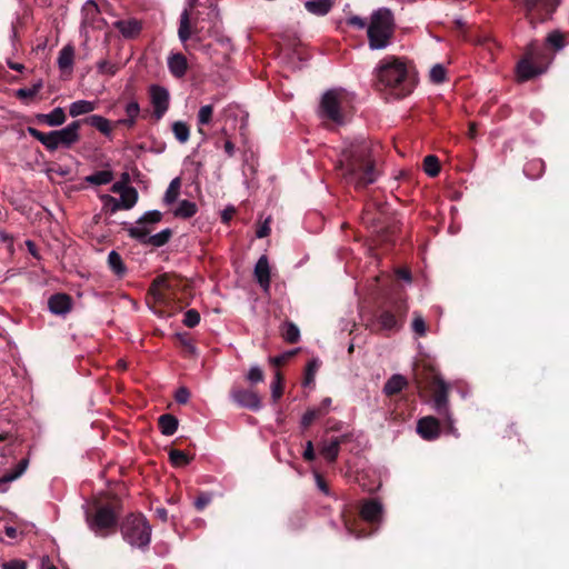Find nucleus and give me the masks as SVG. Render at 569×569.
I'll return each mask as SVG.
<instances>
[{"label":"nucleus","mask_w":569,"mask_h":569,"mask_svg":"<svg viewBox=\"0 0 569 569\" xmlns=\"http://www.w3.org/2000/svg\"><path fill=\"white\" fill-rule=\"evenodd\" d=\"M254 278L264 291L270 288V267L267 256H261L257 261L254 267Z\"/></svg>","instance_id":"6ab92c4d"},{"label":"nucleus","mask_w":569,"mask_h":569,"mask_svg":"<svg viewBox=\"0 0 569 569\" xmlns=\"http://www.w3.org/2000/svg\"><path fill=\"white\" fill-rule=\"evenodd\" d=\"M430 81L435 84H440L446 81L447 70L442 64H435L429 73Z\"/></svg>","instance_id":"37998d69"},{"label":"nucleus","mask_w":569,"mask_h":569,"mask_svg":"<svg viewBox=\"0 0 569 569\" xmlns=\"http://www.w3.org/2000/svg\"><path fill=\"white\" fill-rule=\"evenodd\" d=\"M346 527L348 531L353 535L356 538H365L371 535V532H366L365 529H357L356 528V521H346Z\"/></svg>","instance_id":"bf43d9fd"},{"label":"nucleus","mask_w":569,"mask_h":569,"mask_svg":"<svg viewBox=\"0 0 569 569\" xmlns=\"http://www.w3.org/2000/svg\"><path fill=\"white\" fill-rule=\"evenodd\" d=\"M97 68L100 73H106L109 76H114L119 70V67L116 63H110L107 60L99 61Z\"/></svg>","instance_id":"8fccbe9b"},{"label":"nucleus","mask_w":569,"mask_h":569,"mask_svg":"<svg viewBox=\"0 0 569 569\" xmlns=\"http://www.w3.org/2000/svg\"><path fill=\"white\" fill-rule=\"evenodd\" d=\"M138 201V191L133 187H126L121 191L120 196V206L122 209L129 210L131 209Z\"/></svg>","instance_id":"7c9ffc66"},{"label":"nucleus","mask_w":569,"mask_h":569,"mask_svg":"<svg viewBox=\"0 0 569 569\" xmlns=\"http://www.w3.org/2000/svg\"><path fill=\"white\" fill-rule=\"evenodd\" d=\"M546 42L555 50H560L565 46V36L560 31L555 30L547 36Z\"/></svg>","instance_id":"c03bdc74"},{"label":"nucleus","mask_w":569,"mask_h":569,"mask_svg":"<svg viewBox=\"0 0 569 569\" xmlns=\"http://www.w3.org/2000/svg\"><path fill=\"white\" fill-rule=\"evenodd\" d=\"M376 89L397 99L411 94L418 83L415 67L402 58H383L376 69Z\"/></svg>","instance_id":"7ed1b4c3"},{"label":"nucleus","mask_w":569,"mask_h":569,"mask_svg":"<svg viewBox=\"0 0 569 569\" xmlns=\"http://www.w3.org/2000/svg\"><path fill=\"white\" fill-rule=\"evenodd\" d=\"M348 94L343 89L327 90L320 100L318 116L325 120L338 126L347 121Z\"/></svg>","instance_id":"6e6552de"},{"label":"nucleus","mask_w":569,"mask_h":569,"mask_svg":"<svg viewBox=\"0 0 569 569\" xmlns=\"http://www.w3.org/2000/svg\"><path fill=\"white\" fill-rule=\"evenodd\" d=\"M212 500V495L209 492H200L194 500V507L198 511H202Z\"/></svg>","instance_id":"5fc2aeb1"},{"label":"nucleus","mask_w":569,"mask_h":569,"mask_svg":"<svg viewBox=\"0 0 569 569\" xmlns=\"http://www.w3.org/2000/svg\"><path fill=\"white\" fill-rule=\"evenodd\" d=\"M440 421H442L440 417L427 416L420 418L417 422L418 435L428 441L436 440L440 436Z\"/></svg>","instance_id":"f3484780"},{"label":"nucleus","mask_w":569,"mask_h":569,"mask_svg":"<svg viewBox=\"0 0 569 569\" xmlns=\"http://www.w3.org/2000/svg\"><path fill=\"white\" fill-rule=\"evenodd\" d=\"M212 117H213V106L206 104L199 109V112H198V124H199L198 131H199V133L206 136V133L201 129V126L209 124L212 121Z\"/></svg>","instance_id":"58836bf2"},{"label":"nucleus","mask_w":569,"mask_h":569,"mask_svg":"<svg viewBox=\"0 0 569 569\" xmlns=\"http://www.w3.org/2000/svg\"><path fill=\"white\" fill-rule=\"evenodd\" d=\"M320 417L321 416L319 415V411H317L315 408L308 409L301 418V426L307 429L316 419Z\"/></svg>","instance_id":"864d4df0"},{"label":"nucleus","mask_w":569,"mask_h":569,"mask_svg":"<svg viewBox=\"0 0 569 569\" xmlns=\"http://www.w3.org/2000/svg\"><path fill=\"white\" fill-rule=\"evenodd\" d=\"M74 61V48L71 44L64 46L58 57V66L62 72L71 71Z\"/></svg>","instance_id":"a878e982"},{"label":"nucleus","mask_w":569,"mask_h":569,"mask_svg":"<svg viewBox=\"0 0 569 569\" xmlns=\"http://www.w3.org/2000/svg\"><path fill=\"white\" fill-rule=\"evenodd\" d=\"M16 97L20 100H30L36 97L31 88H20L16 91Z\"/></svg>","instance_id":"e2e57ef3"},{"label":"nucleus","mask_w":569,"mask_h":569,"mask_svg":"<svg viewBox=\"0 0 569 569\" xmlns=\"http://www.w3.org/2000/svg\"><path fill=\"white\" fill-rule=\"evenodd\" d=\"M37 119L39 122L44 123L47 126L59 127L66 122L67 116L61 107H57L50 113H39L37 116Z\"/></svg>","instance_id":"5701e85b"},{"label":"nucleus","mask_w":569,"mask_h":569,"mask_svg":"<svg viewBox=\"0 0 569 569\" xmlns=\"http://www.w3.org/2000/svg\"><path fill=\"white\" fill-rule=\"evenodd\" d=\"M335 0H308L305 2L306 10L315 16L322 17L330 12Z\"/></svg>","instance_id":"b1692460"},{"label":"nucleus","mask_w":569,"mask_h":569,"mask_svg":"<svg viewBox=\"0 0 569 569\" xmlns=\"http://www.w3.org/2000/svg\"><path fill=\"white\" fill-rule=\"evenodd\" d=\"M150 101L153 107V117L160 120L169 109V91L159 84H152L149 88Z\"/></svg>","instance_id":"dca6fc26"},{"label":"nucleus","mask_w":569,"mask_h":569,"mask_svg":"<svg viewBox=\"0 0 569 569\" xmlns=\"http://www.w3.org/2000/svg\"><path fill=\"white\" fill-rule=\"evenodd\" d=\"M169 459L174 467H183L191 461V458L184 451L178 449H170Z\"/></svg>","instance_id":"79ce46f5"},{"label":"nucleus","mask_w":569,"mask_h":569,"mask_svg":"<svg viewBox=\"0 0 569 569\" xmlns=\"http://www.w3.org/2000/svg\"><path fill=\"white\" fill-rule=\"evenodd\" d=\"M124 111L128 117L138 119L140 106L136 100H132L126 104Z\"/></svg>","instance_id":"052dcab7"},{"label":"nucleus","mask_w":569,"mask_h":569,"mask_svg":"<svg viewBox=\"0 0 569 569\" xmlns=\"http://www.w3.org/2000/svg\"><path fill=\"white\" fill-rule=\"evenodd\" d=\"M178 340L188 355L194 356L197 353V348L187 333L178 335Z\"/></svg>","instance_id":"09e8293b"},{"label":"nucleus","mask_w":569,"mask_h":569,"mask_svg":"<svg viewBox=\"0 0 569 569\" xmlns=\"http://www.w3.org/2000/svg\"><path fill=\"white\" fill-rule=\"evenodd\" d=\"M162 217L163 214L159 210L147 211L142 217L138 219L137 227L152 228L153 224L162 220Z\"/></svg>","instance_id":"e433bc0d"},{"label":"nucleus","mask_w":569,"mask_h":569,"mask_svg":"<svg viewBox=\"0 0 569 569\" xmlns=\"http://www.w3.org/2000/svg\"><path fill=\"white\" fill-rule=\"evenodd\" d=\"M26 562L23 560H10L3 562L2 569H26Z\"/></svg>","instance_id":"69168bd1"},{"label":"nucleus","mask_w":569,"mask_h":569,"mask_svg":"<svg viewBox=\"0 0 569 569\" xmlns=\"http://www.w3.org/2000/svg\"><path fill=\"white\" fill-rule=\"evenodd\" d=\"M552 61V56L547 48L530 43L523 57L517 63V77L519 81H528L547 71Z\"/></svg>","instance_id":"0eeeda50"},{"label":"nucleus","mask_w":569,"mask_h":569,"mask_svg":"<svg viewBox=\"0 0 569 569\" xmlns=\"http://www.w3.org/2000/svg\"><path fill=\"white\" fill-rule=\"evenodd\" d=\"M172 132L180 143H186L190 138V127L184 121H174Z\"/></svg>","instance_id":"c9c22d12"},{"label":"nucleus","mask_w":569,"mask_h":569,"mask_svg":"<svg viewBox=\"0 0 569 569\" xmlns=\"http://www.w3.org/2000/svg\"><path fill=\"white\" fill-rule=\"evenodd\" d=\"M396 31L395 17L390 9L379 8L369 19L367 28L368 46L371 50H383L391 44Z\"/></svg>","instance_id":"39448f33"},{"label":"nucleus","mask_w":569,"mask_h":569,"mask_svg":"<svg viewBox=\"0 0 569 569\" xmlns=\"http://www.w3.org/2000/svg\"><path fill=\"white\" fill-rule=\"evenodd\" d=\"M182 322L188 328H194L200 322V313L196 309H189L186 311Z\"/></svg>","instance_id":"de8ad7c7"},{"label":"nucleus","mask_w":569,"mask_h":569,"mask_svg":"<svg viewBox=\"0 0 569 569\" xmlns=\"http://www.w3.org/2000/svg\"><path fill=\"white\" fill-rule=\"evenodd\" d=\"M121 509L122 506L119 499H114L111 503L99 506L93 518L89 521L90 528L96 535L101 537L116 532Z\"/></svg>","instance_id":"9b49d317"},{"label":"nucleus","mask_w":569,"mask_h":569,"mask_svg":"<svg viewBox=\"0 0 569 569\" xmlns=\"http://www.w3.org/2000/svg\"><path fill=\"white\" fill-rule=\"evenodd\" d=\"M180 188H181V180H180V178H174L170 182V184H169V187H168V189H167V191L164 193L163 201L167 204H171V203L176 202V200L178 199L179 193H180Z\"/></svg>","instance_id":"a19ab883"},{"label":"nucleus","mask_w":569,"mask_h":569,"mask_svg":"<svg viewBox=\"0 0 569 569\" xmlns=\"http://www.w3.org/2000/svg\"><path fill=\"white\" fill-rule=\"evenodd\" d=\"M113 180V172L110 170H100L87 176L86 181L93 186L108 184Z\"/></svg>","instance_id":"2f4dec72"},{"label":"nucleus","mask_w":569,"mask_h":569,"mask_svg":"<svg viewBox=\"0 0 569 569\" xmlns=\"http://www.w3.org/2000/svg\"><path fill=\"white\" fill-rule=\"evenodd\" d=\"M108 266L116 276L121 277L127 272L126 264L121 256L116 250L109 252Z\"/></svg>","instance_id":"c85d7f7f"},{"label":"nucleus","mask_w":569,"mask_h":569,"mask_svg":"<svg viewBox=\"0 0 569 569\" xmlns=\"http://www.w3.org/2000/svg\"><path fill=\"white\" fill-rule=\"evenodd\" d=\"M73 300L64 292L53 293L48 299V308L56 316H66L72 310Z\"/></svg>","instance_id":"a211bd4d"},{"label":"nucleus","mask_w":569,"mask_h":569,"mask_svg":"<svg viewBox=\"0 0 569 569\" xmlns=\"http://www.w3.org/2000/svg\"><path fill=\"white\" fill-rule=\"evenodd\" d=\"M423 170L429 177H437L440 173V162L439 159L429 154L423 159Z\"/></svg>","instance_id":"ea45409f"},{"label":"nucleus","mask_w":569,"mask_h":569,"mask_svg":"<svg viewBox=\"0 0 569 569\" xmlns=\"http://www.w3.org/2000/svg\"><path fill=\"white\" fill-rule=\"evenodd\" d=\"M246 379L251 386H254L256 383L264 380V372L259 366H252L249 369Z\"/></svg>","instance_id":"49530a36"},{"label":"nucleus","mask_w":569,"mask_h":569,"mask_svg":"<svg viewBox=\"0 0 569 569\" xmlns=\"http://www.w3.org/2000/svg\"><path fill=\"white\" fill-rule=\"evenodd\" d=\"M331 406V398H325L319 407L315 408L317 411H319V415L322 417L325 416L328 411H329V408Z\"/></svg>","instance_id":"338daca9"},{"label":"nucleus","mask_w":569,"mask_h":569,"mask_svg":"<svg viewBox=\"0 0 569 569\" xmlns=\"http://www.w3.org/2000/svg\"><path fill=\"white\" fill-rule=\"evenodd\" d=\"M122 538L132 547L146 548L151 541V526L142 513H130L120 522Z\"/></svg>","instance_id":"9d476101"},{"label":"nucleus","mask_w":569,"mask_h":569,"mask_svg":"<svg viewBox=\"0 0 569 569\" xmlns=\"http://www.w3.org/2000/svg\"><path fill=\"white\" fill-rule=\"evenodd\" d=\"M415 382L418 389H427L431 393L432 408L442 420L446 431L456 435L449 409V386L433 367L427 365L415 370Z\"/></svg>","instance_id":"20e7f679"},{"label":"nucleus","mask_w":569,"mask_h":569,"mask_svg":"<svg viewBox=\"0 0 569 569\" xmlns=\"http://www.w3.org/2000/svg\"><path fill=\"white\" fill-rule=\"evenodd\" d=\"M338 163L345 180L357 190L375 183L380 174L371 156V144L363 138L346 141Z\"/></svg>","instance_id":"f257e3e1"},{"label":"nucleus","mask_w":569,"mask_h":569,"mask_svg":"<svg viewBox=\"0 0 569 569\" xmlns=\"http://www.w3.org/2000/svg\"><path fill=\"white\" fill-rule=\"evenodd\" d=\"M197 204L189 200H182L174 210V216L183 219L193 217L197 213Z\"/></svg>","instance_id":"f704fd0d"},{"label":"nucleus","mask_w":569,"mask_h":569,"mask_svg":"<svg viewBox=\"0 0 569 569\" xmlns=\"http://www.w3.org/2000/svg\"><path fill=\"white\" fill-rule=\"evenodd\" d=\"M297 353V350L293 351H287L282 355L270 357L269 361L274 367H281L283 366L291 357H293Z\"/></svg>","instance_id":"4d7b16f0"},{"label":"nucleus","mask_w":569,"mask_h":569,"mask_svg":"<svg viewBox=\"0 0 569 569\" xmlns=\"http://www.w3.org/2000/svg\"><path fill=\"white\" fill-rule=\"evenodd\" d=\"M408 310L409 307L405 299H393L387 308L377 313L372 322V330L387 335L399 331L405 323Z\"/></svg>","instance_id":"1a4fd4ad"},{"label":"nucleus","mask_w":569,"mask_h":569,"mask_svg":"<svg viewBox=\"0 0 569 569\" xmlns=\"http://www.w3.org/2000/svg\"><path fill=\"white\" fill-rule=\"evenodd\" d=\"M302 457L306 461H313L316 459V452L312 441H307Z\"/></svg>","instance_id":"0e129e2a"},{"label":"nucleus","mask_w":569,"mask_h":569,"mask_svg":"<svg viewBox=\"0 0 569 569\" xmlns=\"http://www.w3.org/2000/svg\"><path fill=\"white\" fill-rule=\"evenodd\" d=\"M346 24L348 27L355 28L357 30H363L368 28V22L366 19L359 16H351L346 19Z\"/></svg>","instance_id":"3c124183"},{"label":"nucleus","mask_w":569,"mask_h":569,"mask_svg":"<svg viewBox=\"0 0 569 569\" xmlns=\"http://www.w3.org/2000/svg\"><path fill=\"white\" fill-rule=\"evenodd\" d=\"M340 448L338 441L322 442L320 446V455L329 462H336L339 456Z\"/></svg>","instance_id":"c756f323"},{"label":"nucleus","mask_w":569,"mask_h":569,"mask_svg":"<svg viewBox=\"0 0 569 569\" xmlns=\"http://www.w3.org/2000/svg\"><path fill=\"white\" fill-rule=\"evenodd\" d=\"M103 200H104L103 209L110 213H114L116 211L122 209L119 200L111 196H108V194L104 196Z\"/></svg>","instance_id":"6e6d98bb"},{"label":"nucleus","mask_w":569,"mask_h":569,"mask_svg":"<svg viewBox=\"0 0 569 569\" xmlns=\"http://www.w3.org/2000/svg\"><path fill=\"white\" fill-rule=\"evenodd\" d=\"M123 226H124V229L128 231V234L130 238L136 239L137 241H139L142 244L152 246L156 248H160V247L167 244L173 234V232L170 228H166V229L161 230L160 232H158L153 236H150L153 228L132 227V226H129L127 222H124Z\"/></svg>","instance_id":"f8f14e48"},{"label":"nucleus","mask_w":569,"mask_h":569,"mask_svg":"<svg viewBox=\"0 0 569 569\" xmlns=\"http://www.w3.org/2000/svg\"><path fill=\"white\" fill-rule=\"evenodd\" d=\"M97 103L94 101L78 100L70 104L69 114L73 118L81 114H87L96 110Z\"/></svg>","instance_id":"cd10ccee"},{"label":"nucleus","mask_w":569,"mask_h":569,"mask_svg":"<svg viewBox=\"0 0 569 569\" xmlns=\"http://www.w3.org/2000/svg\"><path fill=\"white\" fill-rule=\"evenodd\" d=\"M317 369H318V363L316 360L308 362L307 368H306L305 379H303L305 386L313 382Z\"/></svg>","instance_id":"13d9d810"},{"label":"nucleus","mask_w":569,"mask_h":569,"mask_svg":"<svg viewBox=\"0 0 569 569\" xmlns=\"http://www.w3.org/2000/svg\"><path fill=\"white\" fill-rule=\"evenodd\" d=\"M543 169H545L543 161L538 159V160H532L529 163H527L525 167V172L527 176L533 177V174L531 172L533 170H539V172L536 174V177H539L542 173Z\"/></svg>","instance_id":"603ef678"},{"label":"nucleus","mask_w":569,"mask_h":569,"mask_svg":"<svg viewBox=\"0 0 569 569\" xmlns=\"http://www.w3.org/2000/svg\"><path fill=\"white\" fill-rule=\"evenodd\" d=\"M178 36L182 42H186L191 37L190 16L188 10H184L180 16Z\"/></svg>","instance_id":"72a5a7b5"},{"label":"nucleus","mask_w":569,"mask_h":569,"mask_svg":"<svg viewBox=\"0 0 569 569\" xmlns=\"http://www.w3.org/2000/svg\"><path fill=\"white\" fill-rule=\"evenodd\" d=\"M282 338L289 343H297L300 340V330L291 321H287L281 328Z\"/></svg>","instance_id":"473e14b6"},{"label":"nucleus","mask_w":569,"mask_h":569,"mask_svg":"<svg viewBox=\"0 0 569 569\" xmlns=\"http://www.w3.org/2000/svg\"><path fill=\"white\" fill-rule=\"evenodd\" d=\"M114 27L127 39H133L138 37L142 30L141 22L136 19L118 20L114 22Z\"/></svg>","instance_id":"412c9836"},{"label":"nucleus","mask_w":569,"mask_h":569,"mask_svg":"<svg viewBox=\"0 0 569 569\" xmlns=\"http://www.w3.org/2000/svg\"><path fill=\"white\" fill-rule=\"evenodd\" d=\"M561 0H525L526 17L535 26L551 18Z\"/></svg>","instance_id":"ddd939ff"},{"label":"nucleus","mask_w":569,"mask_h":569,"mask_svg":"<svg viewBox=\"0 0 569 569\" xmlns=\"http://www.w3.org/2000/svg\"><path fill=\"white\" fill-rule=\"evenodd\" d=\"M411 328H412L413 332L417 333L418 336H420V337L426 336L428 327H427V323H426L423 317L421 316V313H419L417 311L413 312V320H412Z\"/></svg>","instance_id":"a18cd8bd"},{"label":"nucleus","mask_w":569,"mask_h":569,"mask_svg":"<svg viewBox=\"0 0 569 569\" xmlns=\"http://www.w3.org/2000/svg\"><path fill=\"white\" fill-rule=\"evenodd\" d=\"M178 419L170 413L161 415L158 418V426L164 436H172L178 429Z\"/></svg>","instance_id":"bb28decb"},{"label":"nucleus","mask_w":569,"mask_h":569,"mask_svg":"<svg viewBox=\"0 0 569 569\" xmlns=\"http://www.w3.org/2000/svg\"><path fill=\"white\" fill-rule=\"evenodd\" d=\"M283 381L284 378L282 373L277 370L274 372L273 381L271 382V399L272 402H277L283 395Z\"/></svg>","instance_id":"4c0bfd02"},{"label":"nucleus","mask_w":569,"mask_h":569,"mask_svg":"<svg viewBox=\"0 0 569 569\" xmlns=\"http://www.w3.org/2000/svg\"><path fill=\"white\" fill-rule=\"evenodd\" d=\"M190 398V391L188 388L186 387H180L177 391H176V396H174V399L178 403H187L188 400Z\"/></svg>","instance_id":"680f3d73"},{"label":"nucleus","mask_w":569,"mask_h":569,"mask_svg":"<svg viewBox=\"0 0 569 569\" xmlns=\"http://www.w3.org/2000/svg\"><path fill=\"white\" fill-rule=\"evenodd\" d=\"M79 121H81V126L82 124L91 126L106 137H110L112 133V126H111L110 120H108L107 118H104L102 116L91 114L89 117L80 119Z\"/></svg>","instance_id":"aec40b11"},{"label":"nucleus","mask_w":569,"mask_h":569,"mask_svg":"<svg viewBox=\"0 0 569 569\" xmlns=\"http://www.w3.org/2000/svg\"><path fill=\"white\" fill-rule=\"evenodd\" d=\"M383 506L375 498L365 499L360 503L359 516L362 521L375 527V531L382 520Z\"/></svg>","instance_id":"4468645a"},{"label":"nucleus","mask_w":569,"mask_h":569,"mask_svg":"<svg viewBox=\"0 0 569 569\" xmlns=\"http://www.w3.org/2000/svg\"><path fill=\"white\" fill-rule=\"evenodd\" d=\"M230 398L241 408L252 411H258L261 408V398L253 389L234 386L230 390Z\"/></svg>","instance_id":"2eb2a0df"},{"label":"nucleus","mask_w":569,"mask_h":569,"mask_svg":"<svg viewBox=\"0 0 569 569\" xmlns=\"http://www.w3.org/2000/svg\"><path fill=\"white\" fill-rule=\"evenodd\" d=\"M168 68L176 78H182L188 71V61L182 53H173L168 58Z\"/></svg>","instance_id":"4be33fe9"},{"label":"nucleus","mask_w":569,"mask_h":569,"mask_svg":"<svg viewBox=\"0 0 569 569\" xmlns=\"http://www.w3.org/2000/svg\"><path fill=\"white\" fill-rule=\"evenodd\" d=\"M408 381L402 375H392L383 386V392L388 397L396 396L402 391L405 387H407Z\"/></svg>","instance_id":"393cba45"},{"label":"nucleus","mask_w":569,"mask_h":569,"mask_svg":"<svg viewBox=\"0 0 569 569\" xmlns=\"http://www.w3.org/2000/svg\"><path fill=\"white\" fill-rule=\"evenodd\" d=\"M270 233V227H269V221L266 220L261 226H259V228L257 229L256 231V236L258 238H264L267 236H269Z\"/></svg>","instance_id":"774afa93"},{"label":"nucleus","mask_w":569,"mask_h":569,"mask_svg":"<svg viewBox=\"0 0 569 569\" xmlns=\"http://www.w3.org/2000/svg\"><path fill=\"white\" fill-rule=\"evenodd\" d=\"M80 128L81 121L76 120L60 130L42 132L33 127H28L27 131L32 138L41 142L48 151L53 152L58 148L70 149L78 143L81 139Z\"/></svg>","instance_id":"423d86ee"},{"label":"nucleus","mask_w":569,"mask_h":569,"mask_svg":"<svg viewBox=\"0 0 569 569\" xmlns=\"http://www.w3.org/2000/svg\"><path fill=\"white\" fill-rule=\"evenodd\" d=\"M187 280L176 273H163L156 277L147 292V305L159 317H171L188 302L183 296L188 292Z\"/></svg>","instance_id":"f03ea898"}]
</instances>
